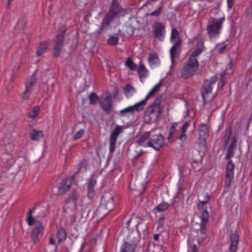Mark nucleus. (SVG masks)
<instances>
[{"instance_id":"nucleus-1","label":"nucleus","mask_w":252,"mask_h":252,"mask_svg":"<svg viewBox=\"0 0 252 252\" xmlns=\"http://www.w3.org/2000/svg\"><path fill=\"white\" fill-rule=\"evenodd\" d=\"M114 196L109 192H105L102 196L99 206L96 208L92 206L87 207L82 212V217L92 219L95 216L102 218L108 215L115 208Z\"/></svg>"},{"instance_id":"nucleus-2","label":"nucleus","mask_w":252,"mask_h":252,"mask_svg":"<svg viewBox=\"0 0 252 252\" xmlns=\"http://www.w3.org/2000/svg\"><path fill=\"white\" fill-rule=\"evenodd\" d=\"M126 14V11L119 4L116 0H112L108 11L102 21L99 30L97 31L98 34H100L101 32L105 30L104 26H109L114 19L124 16Z\"/></svg>"},{"instance_id":"nucleus-3","label":"nucleus","mask_w":252,"mask_h":252,"mask_svg":"<svg viewBox=\"0 0 252 252\" xmlns=\"http://www.w3.org/2000/svg\"><path fill=\"white\" fill-rule=\"evenodd\" d=\"M162 94L158 95L154 102L145 111L144 121L146 124H152L158 121L161 113L160 104Z\"/></svg>"},{"instance_id":"nucleus-4","label":"nucleus","mask_w":252,"mask_h":252,"mask_svg":"<svg viewBox=\"0 0 252 252\" xmlns=\"http://www.w3.org/2000/svg\"><path fill=\"white\" fill-rule=\"evenodd\" d=\"M66 32V29L63 26L60 27L57 31L55 38L53 40V54L55 58L59 57L62 52L65 41Z\"/></svg>"},{"instance_id":"nucleus-5","label":"nucleus","mask_w":252,"mask_h":252,"mask_svg":"<svg viewBox=\"0 0 252 252\" xmlns=\"http://www.w3.org/2000/svg\"><path fill=\"white\" fill-rule=\"evenodd\" d=\"M218 80L217 76H212L210 79L205 80L201 88V96L203 100V104L205 105L207 102L211 101L214 97L208 98L209 95L212 93L213 85Z\"/></svg>"},{"instance_id":"nucleus-6","label":"nucleus","mask_w":252,"mask_h":252,"mask_svg":"<svg viewBox=\"0 0 252 252\" xmlns=\"http://www.w3.org/2000/svg\"><path fill=\"white\" fill-rule=\"evenodd\" d=\"M199 63L188 60L181 69V77L185 79L191 77L197 71Z\"/></svg>"},{"instance_id":"nucleus-7","label":"nucleus","mask_w":252,"mask_h":252,"mask_svg":"<svg viewBox=\"0 0 252 252\" xmlns=\"http://www.w3.org/2000/svg\"><path fill=\"white\" fill-rule=\"evenodd\" d=\"M232 157L227 158L225 156V159L227 160V163L226 165L225 172L226 177L224 186L228 188L231 184L232 181L234 178V169L235 165L231 159Z\"/></svg>"},{"instance_id":"nucleus-8","label":"nucleus","mask_w":252,"mask_h":252,"mask_svg":"<svg viewBox=\"0 0 252 252\" xmlns=\"http://www.w3.org/2000/svg\"><path fill=\"white\" fill-rule=\"evenodd\" d=\"M224 20V17L221 18L217 20L213 18L212 21V24L208 25L207 31L210 37H213L219 33L220 30L221 29V25Z\"/></svg>"},{"instance_id":"nucleus-9","label":"nucleus","mask_w":252,"mask_h":252,"mask_svg":"<svg viewBox=\"0 0 252 252\" xmlns=\"http://www.w3.org/2000/svg\"><path fill=\"white\" fill-rule=\"evenodd\" d=\"M164 137L161 133L152 135V132L148 144L150 147L154 148L156 151H159L164 146Z\"/></svg>"},{"instance_id":"nucleus-10","label":"nucleus","mask_w":252,"mask_h":252,"mask_svg":"<svg viewBox=\"0 0 252 252\" xmlns=\"http://www.w3.org/2000/svg\"><path fill=\"white\" fill-rule=\"evenodd\" d=\"M122 126H117L111 132L110 136L109 151L112 153L115 149L119 135L122 132Z\"/></svg>"},{"instance_id":"nucleus-11","label":"nucleus","mask_w":252,"mask_h":252,"mask_svg":"<svg viewBox=\"0 0 252 252\" xmlns=\"http://www.w3.org/2000/svg\"><path fill=\"white\" fill-rule=\"evenodd\" d=\"M147 182H141L139 179L135 180H131L129 183V188L132 190H137L139 193H142L146 189Z\"/></svg>"},{"instance_id":"nucleus-12","label":"nucleus","mask_w":252,"mask_h":252,"mask_svg":"<svg viewBox=\"0 0 252 252\" xmlns=\"http://www.w3.org/2000/svg\"><path fill=\"white\" fill-rule=\"evenodd\" d=\"M43 229L42 224L40 222H36L30 235L34 244L38 242L39 236L42 235Z\"/></svg>"},{"instance_id":"nucleus-13","label":"nucleus","mask_w":252,"mask_h":252,"mask_svg":"<svg viewBox=\"0 0 252 252\" xmlns=\"http://www.w3.org/2000/svg\"><path fill=\"white\" fill-rule=\"evenodd\" d=\"M230 245L229 246V252H236L238 249V245L239 240V236L235 230L231 231L230 235Z\"/></svg>"},{"instance_id":"nucleus-14","label":"nucleus","mask_w":252,"mask_h":252,"mask_svg":"<svg viewBox=\"0 0 252 252\" xmlns=\"http://www.w3.org/2000/svg\"><path fill=\"white\" fill-rule=\"evenodd\" d=\"M137 232L131 231L129 233L126 237V241H125L124 243H129L136 248L140 239V234L138 229H137Z\"/></svg>"},{"instance_id":"nucleus-15","label":"nucleus","mask_w":252,"mask_h":252,"mask_svg":"<svg viewBox=\"0 0 252 252\" xmlns=\"http://www.w3.org/2000/svg\"><path fill=\"white\" fill-rule=\"evenodd\" d=\"M96 185V179L92 177L87 183V196L90 199H93L96 195L95 187Z\"/></svg>"},{"instance_id":"nucleus-16","label":"nucleus","mask_w":252,"mask_h":252,"mask_svg":"<svg viewBox=\"0 0 252 252\" xmlns=\"http://www.w3.org/2000/svg\"><path fill=\"white\" fill-rule=\"evenodd\" d=\"M201 221L200 223V231L201 234H205L206 233V225L209 220V213L207 210L205 209L201 212L200 216Z\"/></svg>"},{"instance_id":"nucleus-17","label":"nucleus","mask_w":252,"mask_h":252,"mask_svg":"<svg viewBox=\"0 0 252 252\" xmlns=\"http://www.w3.org/2000/svg\"><path fill=\"white\" fill-rule=\"evenodd\" d=\"M151 133L152 131L144 132L139 137L138 140L136 141L135 143L138 146H142L144 147H149L148 143Z\"/></svg>"},{"instance_id":"nucleus-18","label":"nucleus","mask_w":252,"mask_h":252,"mask_svg":"<svg viewBox=\"0 0 252 252\" xmlns=\"http://www.w3.org/2000/svg\"><path fill=\"white\" fill-rule=\"evenodd\" d=\"M105 100L106 102V104L102 101H100L99 104L103 111L109 114L112 111L113 108L111 95L110 94L107 95L105 98Z\"/></svg>"},{"instance_id":"nucleus-19","label":"nucleus","mask_w":252,"mask_h":252,"mask_svg":"<svg viewBox=\"0 0 252 252\" xmlns=\"http://www.w3.org/2000/svg\"><path fill=\"white\" fill-rule=\"evenodd\" d=\"M71 185V181L67 179H63L62 180L61 186L58 189V193L60 195L64 194L69 190Z\"/></svg>"},{"instance_id":"nucleus-20","label":"nucleus","mask_w":252,"mask_h":252,"mask_svg":"<svg viewBox=\"0 0 252 252\" xmlns=\"http://www.w3.org/2000/svg\"><path fill=\"white\" fill-rule=\"evenodd\" d=\"M154 36L156 38L161 39L164 32L165 26L161 23H157L154 26Z\"/></svg>"},{"instance_id":"nucleus-21","label":"nucleus","mask_w":252,"mask_h":252,"mask_svg":"<svg viewBox=\"0 0 252 252\" xmlns=\"http://www.w3.org/2000/svg\"><path fill=\"white\" fill-rule=\"evenodd\" d=\"M237 140L235 136L232 138L230 145L227 151L225 156L227 158L233 157L234 155V150L237 147Z\"/></svg>"},{"instance_id":"nucleus-22","label":"nucleus","mask_w":252,"mask_h":252,"mask_svg":"<svg viewBox=\"0 0 252 252\" xmlns=\"http://www.w3.org/2000/svg\"><path fill=\"white\" fill-rule=\"evenodd\" d=\"M199 137L207 138L209 136L208 126L206 124H201L198 128Z\"/></svg>"},{"instance_id":"nucleus-23","label":"nucleus","mask_w":252,"mask_h":252,"mask_svg":"<svg viewBox=\"0 0 252 252\" xmlns=\"http://www.w3.org/2000/svg\"><path fill=\"white\" fill-rule=\"evenodd\" d=\"M57 237L58 244L63 242L66 238V232L63 227L58 229Z\"/></svg>"},{"instance_id":"nucleus-24","label":"nucleus","mask_w":252,"mask_h":252,"mask_svg":"<svg viewBox=\"0 0 252 252\" xmlns=\"http://www.w3.org/2000/svg\"><path fill=\"white\" fill-rule=\"evenodd\" d=\"M43 137L44 134L41 130H36L33 129L30 133L31 139L33 141L39 140L41 138Z\"/></svg>"},{"instance_id":"nucleus-25","label":"nucleus","mask_w":252,"mask_h":252,"mask_svg":"<svg viewBox=\"0 0 252 252\" xmlns=\"http://www.w3.org/2000/svg\"><path fill=\"white\" fill-rule=\"evenodd\" d=\"M48 46V43L46 42H41L37 46L36 49V55L37 56H41L44 53L46 52Z\"/></svg>"},{"instance_id":"nucleus-26","label":"nucleus","mask_w":252,"mask_h":252,"mask_svg":"<svg viewBox=\"0 0 252 252\" xmlns=\"http://www.w3.org/2000/svg\"><path fill=\"white\" fill-rule=\"evenodd\" d=\"M189 126V122H186L184 125L183 126L182 128H181V133L180 136L179 137V139L184 142L186 141L187 139V136L186 134V132L187 131V130Z\"/></svg>"},{"instance_id":"nucleus-27","label":"nucleus","mask_w":252,"mask_h":252,"mask_svg":"<svg viewBox=\"0 0 252 252\" xmlns=\"http://www.w3.org/2000/svg\"><path fill=\"white\" fill-rule=\"evenodd\" d=\"M207 139V138H205L204 137H198L197 144L198 146V151L199 152H200V151H204L206 150V142Z\"/></svg>"},{"instance_id":"nucleus-28","label":"nucleus","mask_w":252,"mask_h":252,"mask_svg":"<svg viewBox=\"0 0 252 252\" xmlns=\"http://www.w3.org/2000/svg\"><path fill=\"white\" fill-rule=\"evenodd\" d=\"M136 248L129 243H124L122 246L121 252H135Z\"/></svg>"},{"instance_id":"nucleus-29","label":"nucleus","mask_w":252,"mask_h":252,"mask_svg":"<svg viewBox=\"0 0 252 252\" xmlns=\"http://www.w3.org/2000/svg\"><path fill=\"white\" fill-rule=\"evenodd\" d=\"M148 72V70L146 68L144 65L142 63H141L139 65L138 69V73L139 78L141 79L143 78L146 77Z\"/></svg>"},{"instance_id":"nucleus-30","label":"nucleus","mask_w":252,"mask_h":252,"mask_svg":"<svg viewBox=\"0 0 252 252\" xmlns=\"http://www.w3.org/2000/svg\"><path fill=\"white\" fill-rule=\"evenodd\" d=\"M89 98L90 100V104L91 105H95L98 102H99L101 101L100 100L99 96L95 93H91L89 96Z\"/></svg>"},{"instance_id":"nucleus-31","label":"nucleus","mask_w":252,"mask_h":252,"mask_svg":"<svg viewBox=\"0 0 252 252\" xmlns=\"http://www.w3.org/2000/svg\"><path fill=\"white\" fill-rule=\"evenodd\" d=\"M159 58L156 53L150 54L148 57V61L151 64H155L159 62Z\"/></svg>"},{"instance_id":"nucleus-32","label":"nucleus","mask_w":252,"mask_h":252,"mask_svg":"<svg viewBox=\"0 0 252 252\" xmlns=\"http://www.w3.org/2000/svg\"><path fill=\"white\" fill-rule=\"evenodd\" d=\"M169 206L170 205L168 203L163 201L155 207L154 210L157 212H160L166 210Z\"/></svg>"},{"instance_id":"nucleus-33","label":"nucleus","mask_w":252,"mask_h":252,"mask_svg":"<svg viewBox=\"0 0 252 252\" xmlns=\"http://www.w3.org/2000/svg\"><path fill=\"white\" fill-rule=\"evenodd\" d=\"M118 115L120 117H128L129 115H133L129 106L121 110Z\"/></svg>"},{"instance_id":"nucleus-34","label":"nucleus","mask_w":252,"mask_h":252,"mask_svg":"<svg viewBox=\"0 0 252 252\" xmlns=\"http://www.w3.org/2000/svg\"><path fill=\"white\" fill-rule=\"evenodd\" d=\"M201 53V50L195 49L189 57L188 60L194 62L195 61L197 63H199L196 57L198 56Z\"/></svg>"},{"instance_id":"nucleus-35","label":"nucleus","mask_w":252,"mask_h":252,"mask_svg":"<svg viewBox=\"0 0 252 252\" xmlns=\"http://www.w3.org/2000/svg\"><path fill=\"white\" fill-rule=\"evenodd\" d=\"M39 109L40 108L39 106H34L32 108V111L30 113H29L28 115L29 117L32 119H34L36 117L38 116L39 112Z\"/></svg>"},{"instance_id":"nucleus-36","label":"nucleus","mask_w":252,"mask_h":252,"mask_svg":"<svg viewBox=\"0 0 252 252\" xmlns=\"http://www.w3.org/2000/svg\"><path fill=\"white\" fill-rule=\"evenodd\" d=\"M32 210H29L27 217V222L29 225H32L33 224L36 225V222H38L35 220V219L32 216Z\"/></svg>"},{"instance_id":"nucleus-37","label":"nucleus","mask_w":252,"mask_h":252,"mask_svg":"<svg viewBox=\"0 0 252 252\" xmlns=\"http://www.w3.org/2000/svg\"><path fill=\"white\" fill-rule=\"evenodd\" d=\"M125 65L127 66L131 70H134L136 68V64L133 62L129 57L127 58L125 62Z\"/></svg>"},{"instance_id":"nucleus-38","label":"nucleus","mask_w":252,"mask_h":252,"mask_svg":"<svg viewBox=\"0 0 252 252\" xmlns=\"http://www.w3.org/2000/svg\"><path fill=\"white\" fill-rule=\"evenodd\" d=\"M69 196L72 199V203L74 206L76 207L77 206V201L79 198V194L75 190H74L69 194Z\"/></svg>"},{"instance_id":"nucleus-39","label":"nucleus","mask_w":252,"mask_h":252,"mask_svg":"<svg viewBox=\"0 0 252 252\" xmlns=\"http://www.w3.org/2000/svg\"><path fill=\"white\" fill-rule=\"evenodd\" d=\"M178 48L173 46L170 50V57L172 63H174L175 58L176 56V53L177 52Z\"/></svg>"},{"instance_id":"nucleus-40","label":"nucleus","mask_w":252,"mask_h":252,"mask_svg":"<svg viewBox=\"0 0 252 252\" xmlns=\"http://www.w3.org/2000/svg\"><path fill=\"white\" fill-rule=\"evenodd\" d=\"M119 38L115 36H111L108 40V44L115 46L118 44Z\"/></svg>"},{"instance_id":"nucleus-41","label":"nucleus","mask_w":252,"mask_h":252,"mask_svg":"<svg viewBox=\"0 0 252 252\" xmlns=\"http://www.w3.org/2000/svg\"><path fill=\"white\" fill-rule=\"evenodd\" d=\"M36 81V75L35 73H34L31 76V78L30 79V81L29 83L26 84V87L27 86H29V90H31L30 88L35 85Z\"/></svg>"},{"instance_id":"nucleus-42","label":"nucleus","mask_w":252,"mask_h":252,"mask_svg":"<svg viewBox=\"0 0 252 252\" xmlns=\"http://www.w3.org/2000/svg\"><path fill=\"white\" fill-rule=\"evenodd\" d=\"M58 246L57 245H48L45 248V252H57Z\"/></svg>"},{"instance_id":"nucleus-43","label":"nucleus","mask_w":252,"mask_h":252,"mask_svg":"<svg viewBox=\"0 0 252 252\" xmlns=\"http://www.w3.org/2000/svg\"><path fill=\"white\" fill-rule=\"evenodd\" d=\"M163 3V0L161 2V5L159 6L158 9L154 11H153L152 13L150 14V16H158L161 12V11L162 10V4Z\"/></svg>"},{"instance_id":"nucleus-44","label":"nucleus","mask_w":252,"mask_h":252,"mask_svg":"<svg viewBox=\"0 0 252 252\" xmlns=\"http://www.w3.org/2000/svg\"><path fill=\"white\" fill-rule=\"evenodd\" d=\"M85 130L83 129H80L74 136L73 140H76L80 139L83 135L84 134Z\"/></svg>"},{"instance_id":"nucleus-45","label":"nucleus","mask_w":252,"mask_h":252,"mask_svg":"<svg viewBox=\"0 0 252 252\" xmlns=\"http://www.w3.org/2000/svg\"><path fill=\"white\" fill-rule=\"evenodd\" d=\"M145 100H141V101L135 104L137 108V112H139L143 109L145 105Z\"/></svg>"},{"instance_id":"nucleus-46","label":"nucleus","mask_w":252,"mask_h":252,"mask_svg":"<svg viewBox=\"0 0 252 252\" xmlns=\"http://www.w3.org/2000/svg\"><path fill=\"white\" fill-rule=\"evenodd\" d=\"M179 34L178 30L175 28L172 29L171 31V39L173 40L176 38H179Z\"/></svg>"},{"instance_id":"nucleus-47","label":"nucleus","mask_w":252,"mask_h":252,"mask_svg":"<svg viewBox=\"0 0 252 252\" xmlns=\"http://www.w3.org/2000/svg\"><path fill=\"white\" fill-rule=\"evenodd\" d=\"M124 92L126 94L130 93L131 91L134 90V88L130 84H127L125 88H123Z\"/></svg>"},{"instance_id":"nucleus-48","label":"nucleus","mask_w":252,"mask_h":252,"mask_svg":"<svg viewBox=\"0 0 252 252\" xmlns=\"http://www.w3.org/2000/svg\"><path fill=\"white\" fill-rule=\"evenodd\" d=\"M165 220L164 217H161L158 220V227L157 229H159L160 228H162L163 227L164 221Z\"/></svg>"},{"instance_id":"nucleus-49","label":"nucleus","mask_w":252,"mask_h":252,"mask_svg":"<svg viewBox=\"0 0 252 252\" xmlns=\"http://www.w3.org/2000/svg\"><path fill=\"white\" fill-rule=\"evenodd\" d=\"M210 199L211 196L208 193H206L205 199L204 200H199V202L204 205L210 201Z\"/></svg>"},{"instance_id":"nucleus-50","label":"nucleus","mask_w":252,"mask_h":252,"mask_svg":"<svg viewBox=\"0 0 252 252\" xmlns=\"http://www.w3.org/2000/svg\"><path fill=\"white\" fill-rule=\"evenodd\" d=\"M85 162H86V160L85 159H83L82 162L78 165L77 171L74 172L75 174H77L80 172L81 168Z\"/></svg>"},{"instance_id":"nucleus-51","label":"nucleus","mask_w":252,"mask_h":252,"mask_svg":"<svg viewBox=\"0 0 252 252\" xmlns=\"http://www.w3.org/2000/svg\"><path fill=\"white\" fill-rule=\"evenodd\" d=\"M161 83L159 82L157 85H156L150 92L153 95L155 94V92L158 91L160 87Z\"/></svg>"},{"instance_id":"nucleus-52","label":"nucleus","mask_w":252,"mask_h":252,"mask_svg":"<svg viewBox=\"0 0 252 252\" xmlns=\"http://www.w3.org/2000/svg\"><path fill=\"white\" fill-rule=\"evenodd\" d=\"M31 90H29V86H27V88H26V90L23 94V99L25 100H28L29 98V96L27 94V93L30 92Z\"/></svg>"},{"instance_id":"nucleus-53","label":"nucleus","mask_w":252,"mask_h":252,"mask_svg":"<svg viewBox=\"0 0 252 252\" xmlns=\"http://www.w3.org/2000/svg\"><path fill=\"white\" fill-rule=\"evenodd\" d=\"M232 128L230 127L229 128V134L225 139V143H224L225 146H226L228 144V143L229 141L230 138V136L232 134Z\"/></svg>"},{"instance_id":"nucleus-54","label":"nucleus","mask_w":252,"mask_h":252,"mask_svg":"<svg viewBox=\"0 0 252 252\" xmlns=\"http://www.w3.org/2000/svg\"><path fill=\"white\" fill-rule=\"evenodd\" d=\"M175 131H176V128H173V127H171L167 139H169L171 137H172V135L175 133Z\"/></svg>"},{"instance_id":"nucleus-55","label":"nucleus","mask_w":252,"mask_h":252,"mask_svg":"<svg viewBox=\"0 0 252 252\" xmlns=\"http://www.w3.org/2000/svg\"><path fill=\"white\" fill-rule=\"evenodd\" d=\"M197 208H198V210H202V212H203L204 210H205V209L207 210V208H204V205H202V204L200 203L199 202H198V203L197 204Z\"/></svg>"},{"instance_id":"nucleus-56","label":"nucleus","mask_w":252,"mask_h":252,"mask_svg":"<svg viewBox=\"0 0 252 252\" xmlns=\"http://www.w3.org/2000/svg\"><path fill=\"white\" fill-rule=\"evenodd\" d=\"M226 48H227V46L226 45H224L222 47H221L220 49H219V53L220 54H222L223 53L225 50H226Z\"/></svg>"},{"instance_id":"nucleus-57","label":"nucleus","mask_w":252,"mask_h":252,"mask_svg":"<svg viewBox=\"0 0 252 252\" xmlns=\"http://www.w3.org/2000/svg\"><path fill=\"white\" fill-rule=\"evenodd\" d=\"M227 5L229 9L231 8L233 6V0H227Z\"/></svg>"},{"instance_id":"nucleus-58","label":"nucleus","mask_w":252,"mask_h":252,"mask_svg":"<svg viewBox=\"0 0 252 252\" xmlns=\"http://www.w3.org/2000/svg\"><path fill=\"white\" fill-rule=\"evenodd\" d=\"M181 42H182V40L180 38H178V40L174 43V44L173 46L178 48V47L181 45Z\"/></svg>"},{"instance_id":"nucleus-59","label":"nucleus","mask_w":252,"mask_h":252,"mask_svg":"<svg viewBox=\"0 0 252 252\" xmlns=\"http://www.w3.org/2000/svg\"><path fill=\"white\" fill-rule=\"evenodd\" d=\"M129 108L131 110L133 115L134 114L135 111H137V108L135 105L129 106Z\"/></svg>"},{"instance_id":"nucleus-60","label":"nucleus","mask_w":252,"mask_h":252,"mask_svg":"<svg viewBox=\"0 0 252 252\" xmlns=\"http://www.w3.org/2000/svg\"><path fill=\"white\" fill-rule=\"evenodd\" d=\"M203 48H204V46H203V43L201 44H197V47H196V49L197 50H201V52L203 51Z\"/></svg>"},{"instance_id":"nucleus-61","label":"nucleus","mask_w":252,"mask_h":252,"mask_svg":"<svg viewBox=\"0 0 252 252\" xmlns=\"http://www.w3.org/2000/svg\"><path fill=\"white\" fill-rule=\"evenodd\" d=\"M143 153V151L142 150H141L139 152H137V154L134 156V159H137L139 157L141 156Z\"/></svg>"},{"instance_id":"nucleus-62","label":"nucleus","mask_w":252,"mask_h":252,"mask_svg":"<svg viewBox=\"0 0 252 252\" xmlns=\"http://www.w3.org/2000/svg\"><path fill=\"white\" fill-rule=\"evenodd\" d=\"M153 94H151L150 92H149L148 93V94L147 95V96H146L145 98L144 99H143V100H145V104L147 102V100L152 96L153 95Z\"/></svg>"},{"instance_id":"nucleus-63","label":"nucleus","mask_w":252,"mask_h":252,"mask_svg":"<svg viewBox=\"0 0 252 252\" xmlns=\"http://www.w3.org/2000/svg\"><path fill=\"white\" fill-rule=\"evenodd\" d=\"M64 202L66 204L71 203L72 202V199H71L68 196V197L65 200Z\"/></svg>"},{"instance_id":"nucleus-64","label":"nucleus","mask_w":252,"mask_h":252,"mask_svg":"<svg viewBox=\"0 0 252 252\" xmlns=\"http://www.w3.org/2000/svg\"><path fill=\"white\" fill-rule=\"evenodd\" d=\"M192 252H198L197 246L196 245H193Z\"/></svg>"}]
</instances>
